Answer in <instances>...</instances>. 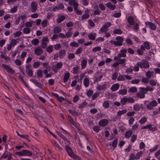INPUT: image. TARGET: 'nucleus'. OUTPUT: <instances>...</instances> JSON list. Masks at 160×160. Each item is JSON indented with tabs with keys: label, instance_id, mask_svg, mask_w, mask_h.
Instances as JSON below:
<instances>
[{
	"label": "nucleus",
	"instance_id": "nucleus-60",
	"mask_svg": "<svg viewBox=\"0 0 160 160\" xmlns=\"http://www.w3.org/2000/svg\"><path fill=\"white\" fill-rule=\"evenodd\" d=\"M118 143V139L116 138L114 139L113 141V142L112 143V147L114 148H115L117 147V144Z\"/></svg>",
	"mask_w": 160,
	"mask_h": 160
},
{
	"label": "nucleus",
	"instance_id": "nucleus-42",
	"mask_svg": "<svg viewBox=\"0 0 160 160\" xmlns=\"http://www.w3.org/2000/svg\"><path fill=\"white\" fill-rule=\"evenodd\" d=\"M67 57L69 59L71 60L75 58V56L73 53H69L68 54Z\"/></svg>",
	"mask_w": 160,
	"mask_h": 160
},
{
	"label": "nucleus",
	"instance_id": "nucleus-10",
	"mask_svg": "<svg viewBox=\"0 0 160 160\" xmlns=\"http://www.w3.org/2000/svg\"><path fill=\"white\" fill-rule=\"evenodd\" d=\"M2 66L3 68L7 72L11 73H13L15 72L11 68L8 66L4 64H2Z\"/></svg>",
	"mask_w": 160,
	"mask_h": 160
},
{
	"label": "nucleus",
	"instance_id": "nucleus-8",
	"mask_svg": "<svg viewBox=\"0 0 160 160\" xmlns=\"http://www.w3.org/2000/svg\"><path fill=\"white\" fill-rule=\"evenodd\" d=\"M141 90L138 92L136 94V97L142 99L145 98V94L146 93H144V91L143 89H141Z\"/></svg>",
	"mask_w": 160,
	"mask_h": 160
},
{
	"label": "nucleus",
	"instance_id": "nucleus-64",
	"mask_svg": "<svg viewBox=\"0 0 160 160\" xmlns=\"http://www.w3.org/2000/svg\"><path fill=\"white\" fill-rule=\"evenodd\" d=\"M99 96V93L98 92H96L94 93L92 96V99L94 100L96 98Z\"/></svg>",
	"mask_w": 160,
	"mask_h": 160
},
{
	"label": "nucleus",
	"instance_id": "nucleus-61",
	"mask_svg": "<svg viewBox=\"0 0 160 160\" xmlns=\"http://www.w3.org/2000/svg\"><path fill=\"white\" fill-rule=\"evenodd\" d=\"M48 22L47 20L45 19L43 20L42 22V25L43 28H45L47 26Z\"/></svg>",
	"mask_w": 160,
	"mask_h": 160
},
{
	"label": "nucleus",
	"instance_id": "nucleus-19",
	"mask_svg": "<svg viewBox=\"0 0 160 160\" xmlns=\"http://www.w3.org/2000/svg\"><path fill=\"white\" fill-rule=\"evenodd\" d=\"M120 85L118 83H116L113 85L110 88L112 91L114 92L118 90L119 87Z\"/></svg>",
	"mask_w": 160,
	"mask_h": 160
},
{
	"label": "nucleus",
	"instance_id": "nucleus-16",
	"mask_svg": "<svg viewBox=\"0 0 160 160\" xmlns=\"http://www.w3.org/2000/svg\"><path fill=\"white\" fill-rule=\"evenodd\" d=\"M120 53L118 54V57H126V53L127 52V50L126 49L121 50Z\"/></svg>",
	"mask_w": 160,
	"mask_h": 160
},
{
	"label": "nucleus",
	"instance_id": "nucleus-63",
	"mask_svg": "<svg viewBox=\"0 0 160 160\" xmlns=\"http://www.w3.org/2000/svg\"><path fill=\"white\" fill-rule=\"evenodd\" d=\"M142 154V152H138L135 156V159H139L140 157L141 156Z\"/></svg>",
	"mask_w": 160,
	"mask_h": 160
},
{
	"label": "nucleus",
	"instance_id": "nucleus-39",
	"mask_svg": "<svg viewBox=\"0 0 160 160\" xmlns=\"http://www.w3.org/2000/svg\"><path fill=\"white\" fill-rule=\"evenodd\" d=\"M121 102L123 105L125 104L127 102V97L124 96L122 98L121 100Z\"/></svg>",
	"mask_w": 160,
	"mask_h": 160
},
{
	"label": "nucleus",
	"instance_id": "nucleus-40",
	"mask_svg": "<svg viewBox=\"0 0 160 160\" xmlns=\"http://www.w3.org/2000/svg\"><path fill=\"white\" fill-rule=\"evenodd\" d=\"M127 110L126 109L123 110L121 111H119L118 112L117 115L120 116L121 115L126 113Z\"/></svg>",
	"mask_w": 160,
	"mask_h": 160
},
{
	"label": "nucleus",
	"instance_id": "nucleus-59",
	"mask_svg": "<svg viewBox=\"0 0 160 160\" xmlns=\"http://www.w3.org/2000/svg\"><path fill=\"white\" fill-rule=\"evenodd\" d=\"M53 48L52 46H49L46 48V51L48 53H51L52 51Z\"/></svg>",
	"mask_w": 160,
	"mask_h": 160
},
{
	"label": "nucleus",
	"instance_id": "nucleus-26",
	"mask_svg": "<svg viewBox=\"0 0 160 160\" xmlns=\"http://www.w3.org/2000/svg\"><path fill=\"white\" fill-rule=\"evenodd\" d=\"M140 88L141 89H143L144 90L145 92V93H146L148 91H152L153 90V88L152 87H146V88Z\"/></svg>",
	"mask_w": 160,
	"mask_h": 160
},
{
	"label": "nucleus",
	"instance_id": "nucleus-43",
	"mask_svg": "<svg viewBox=\"0 0 160 160\" xmlns=\"http://www.w3.org/2000/svg\"><path fill=\"white\" fill-rule=\"evenodd\" d=\"M30 29L28 27L25 28L23 29V32L25 34H29L30 32Z\"/></svg>",
	"mask_w": 160,
	"mask_h": 160
},
{
	"label": "nucleus",
	"instance_id": "nucleus-46",
	"mask_svg": "<svg viewBox=\"0 0 160 160\" xmlns=\"http://www.w3.org/2000/svg\"><path fill=\"white\" fill-rule=\"evenodd\" d=\"M127 102L130 103H133L135 102L134 99L131 97H127Z\"/></svg>",
	"mask_w": 160,
	"mask_h": 160
},
{
	"label": "nucleus",
	"instance_id": "nucleus-3",
	"mask_svg": "<svg viewBox=\"0 0 160 160\" xmlns=\"http://www.w3.org/2000/svg\"><path fill=\"white\" fill-rule=\"evenodd\" d=\"M136 65L139 66L141 68H148L150 66L148 62L145 60L138 62L136 64Z\"/></svg>",
	"mask_w": 160,
	"mask_h": 160
},
{
	"label": "nucleus",
	"instance_id": "nucleus-32",
	"mask_svg": "<svg viewBox=\"0 0 160 160\" xmlns=\"http://www.w3.org/2000/svg\"><path fill=\"white\" fill-rule=\"evenodd\" d=\"M52 143L54 146H55L60 151L63 150V149L59 146L58 143L55 141H52Z\"/></svg>",
	"mask_w": 160,
	"mask_h": 160
},
{
	"label": "nucleus",
	"instance_id": "nucleus-45",
	"mask_svg": "<svg viewBox=\"0 0 160 160\" xmlns=\"http://www.w3.org/2000/svg\"><path fill=\"white\" fill-rule=\"evenodd\" d=\"M113 33L115 34H120L122 33V31L121 29L118 28L114 30L113 31Z\"/></svg>",
	"mask_w": 160,
	"mask_h": 160
},
{
	"label": "nucleus",
	"instance_id": "nucleus-21",
	"mask_svg": "<svg viewBox=\"0 0 160 160\" xmlns=\"http://www.w3.org/2000/svg\"><path fill=\"white\" fill-rule=\"evenodd\" d=\"M66 52L65 50L61 49L59 52V57L60 58H63L66 55Z\"/></svg>",
	"mask_w": 160,
	"mask_h": 160
},
{
	"label": "nucleus",
	"instance_id": "nucleus-23",
	"mask_svg": "<svg viewBox=\"0 0 160 160\" xmlns=\"http://www.w3.org/2000/svg\"><path fill=\"white\" fill-rule=\"evenodd\" d=\"M107 7L111 10H113L115 9L116 6L114 5H112L110 2H109L106 4Z\"/></svg>",
	"mask_w": 160,
	"mask_h": 160
},
{
	"label": "nucleus",
	"instance_id": "nucleus-15",
	"mask_svg": "<svg viewBox=\"0 0 160 160\" xmlns=\"http://www.w3.org/2000/svg\"><path fill=\"white\" fill-rule=\"evenodd\" d=\"M30 81L33 82L35 85L40 88H42V85L40 82H38L36 80L34 79H32L30 80Z\"/></svg>",
	"mask_w": 160,
	"mask_h": 160
},
{
	"label": "nucleus",
	"instance_id": "nucleus-54",
	"mask_svg": "<svg viewBox=\"0 0 160 160\" xmlns=\"http://www.w3.org/2000/svg\"><path fill=\"white\" fill-rule=\"evenodd\" d=\"M88 22L89 23V25L92 27H93L95 26V25L93 21L91 19H89Z\"/></svg>",
	"mask_w": 160,
	"mask_h": 160
},
{
	"label": "nucleus",
	"instance_id": "nucleus-57",
	"mask_svg": "<svg viewBox=\"0 0 160 160\" xmlns=\"http://www.w3.org/2000/svg\"><path fill=\"white\" fill-rule=\"evenodd\" d=\"M101 50V48L100 47L98 46L93 48L92 49V51L95 52L98 51H100Z\"/></svg>",
	"mask_w": 160,
	"mask_h": 160
},
{
	"label": "nucleus",
	"instance_id": "nucleus-2",
	"mask_svg": "<svg viewBox=\"0 0 160 160\" xmlns=\"http://www.w3.org/2000/svg\"><path fill=\"white\" fill-rule=\"evenodd\" d=\"M32 152L27 150H23L21 151L15 152V154L19 156H25L30 157L32 156Z\"/></svg>",
	"mask_w": 160,
	"mask_h": 160
},
{
	"label": "nucleus",
	"instance_id": "nucleus-4",
	"mask_svg": "<svg viewBox=\"0 0 160 160\" xmlns=\"http://www.w3.org/2000/svg\"><path fill=\"white\" fill-rule=\"evenodd\" d=\"M111 23L110 22H107L101 28L99 33L103 32H106L108 30V28L111 26Z\"/></svg>",
	"mask_w": 160,
	"mask_h": 160
},
{
	"label": "nucleus",
	"instance_id": "nucleus-6",
	"mask_svg": "<svg viewBox=\"0 0 160 160\" xmlns=\"http://www.w3.org/2000/svg\"><path fill=\"white\" fill-rule=\"evenodd\" d=\"M38 4L34 2H32L30 4V7L29 8L30 10L32 12H34L38 9Z\"/></svg>",
	"mask_w": 160,
	"mask_h": 160
},
{
	"label": "nucleus",
	"instance_id": "nucleus-33",
	"mask_svg": "<svg viewBox=\"0 0 160 160\" xmlns=\"http://www.w3.org/2000/svg\"><path fill=\"white\" fill-rule=\"evenodd\" d=\"M146 129H149V130L152 131H155L156 130V128L155 127H152V125L151 124H148L146 125Z\"/></svg>",
	"mask_w": 160,
	"mask_h": 160
},
{
	"label": "nucleus",
	"instance_id": "nucleus-17",
	"mask_svg": "<svg viewBox=\"0 0 160 160\" xmlns=\"http://www.w3.org/2000/svg\"><path fill=\"white\" fill-rule=\"evenodd\" d=\"M128 88V92L130 94L136 92L138 91L137 88L135 86Z\"/></svg>",
	"mask_w": 160,
	"mask_h": 160
},
{
	"label": "nucleus",
	"instance_id": "nucleus-27",
	"mask_svg": "<svg viewBox=\"0 0 160 160\" xmlns=\"http://www.w3.org/2000/svg\"><path fill=\"white\" fill-rule=\"evenodd\" d=\"M70 76V74L69 72H67L65 73L63 78V82H66L68 81L69 78Z\"/></svg>",
	"mask_w": 160,
	"mask_h": 160
},
{
	"label": "nucleus",
	"instance_id": "nucleus-53",
	"mask_svg": "<svg viewBox=\"0 0 160 160\" xmlns=\"http://www.w3.org/2000/svg\"><path fill=\"white\" fill-rule=\"evenodd\" d=\"M70 45L71 46L74 47H78L79 46V45L77 42H71L70 43Z\"/></svg>",
	"mask_w": 160,
	"mask_h": 160
},
{
	"label": "nucleus",
	"instance_id": "nucleus-55",
	"mask_svg": "<svg viewBox=\"0 0 160 160\" xmlns=\"http://www.w3.org/2000/svg\"><path fill=\"white\" fill-rule=\"evenodd\" d=\"M37 74L38 77L42 78V72L41 70H38Z\"/></svg>",
	"mask_w": 160,
	"mask_h": 160
},
{
	"label": "nucleus",
	"instance_id": "nucleus-5",
	"mask_svg": "<svg viewBox=\"0 0 160 160\" xmlns=\"http://www.w3.org/2000/svg\"><path fill=\"white\" fill-rule=\"evenodd\" d=\"M63 66L61 62H58L56 65L52 67V70L54 73H56L58 72V70L61 68Z\"/></svg>",
	"mask_w": 160,
	"mask_h": 160
},
{
	"label": "nucleus",
	"instance_id": "nucleus-31",
	"mask_svg": "<svg viewBox=\"0 0 160 160\" xmlns=\"http://www.w3.org/2000/svg\"><path fill=\"white\" fill-rule=\"evenodd\" d=\"M127 92V90L125 88L120 90L118 91L119 94L122 95H126Z\"/></svg>",
	"mask_w": 160,
	"mask_h": 160
},
{
	"label": "nucleus",
	"instance_id": "nucleus-52",
	"mask_svg": "<svg viewBox=\"0 0 160 160\" xmlns=\"http://www.w3.org/2000/svg\"><path fill=\"white\" fill-rule=\"evenodd\" d=\"M40 64V63L39 62H36L34 63L33 67L34 68H37L39 67Z\"/></svg>",
	"mask_w": 160,
	"mask_h": 160
},
{
	"label": "nucleus",
	"instance_id": "nucleus-1",
	"mask_svg": "<svg viewBox=\"0 0 160 160\" xmlns=\"http://www.w3.org/2000/svg\"><path fill=\"white\" fill-rule=\"evenodd\" d=\"M124 41L123 38L121 36H117L115 40L112 39L109 42L112 45L120 46L122 45V42Z\"/></svg>",
	"mask_w": 160,
	"mask_h": 160
},
{
	"label": "nucleus",
	"instance_id": "nucleus-13",
	"mask_svg": "<svg viewBox=\"0 0 160 160\" xmlns=\"http://www.w3.org/2000/svg\"><path fill=\"white\" fill-rule=\"evenodd\" d=\"M108 121L107 119H103L99 121L98 124L101 127L105 126L108 123Z\"/></svg>",
	"mask_w": 160,
	"mask_h": 160
},
{
	"label": "nucleus",
	"instance_id": "nucleus-47",
	"mask_svg": "<svg viewBox=\"0 0 160 160\" xmlns=\"http://www.w3.org/2000/svg\"><path fill=\"white\" fill-rule=\"evenodd\" d=\"M87 103L84 101L80 105L78 106V108L80 109H82L85 106H87Z\"/></svg>",
	"mask_w": 160,
	"mask_h": 160
},
{
	"label": "nucleus",
	"instance_id": "nucleus-49",
	"mask_svg": "<svg viewBox=\"0 0 160 160\" xmlns=\"http://www.w3.org/2000/svg\"><path fill=\"white\" fill-rule=\"evenodd\" d=\"M17 41L15 39H12L10 44L13 47H14L16 45L17 43Z\"/></svg>",
	"mask_w": 160,
	"mask_h": 160
},
{
	"label": "nucleus",
	"instance_id": "nucleus-30",
	"mask_svg": "<svg viewBox=\"0 0 160 160\" xmlns=\"http://www.w3.org/2000/svg\"><path fill=\"white\" fill-rule=\"evenodd\" d=\"M106 88V85H98L96 87V88L99 90H102L103 89H105Z\"/></svg>",
	"mask_w": 160,
	"mask_h": 160
},
{
	"label": "nucleus",
	"instance_id": "nucleus-37",
	"mask_svg": "<svg viewBox=\"0 0 160 160\" xmlns=\"http://www.w3.org/2000/svg\"><path fill=\"white\" fill-rule=\"evenodd\" d=\"M149 83L151 85L155 86L157 84V80L151 79L149 80Z\"/></svg>",
	"mask_w": 160,
	"mask_h": 160
},
{
	"label": "nucleus",
	"instance_id": "nucleus-48",
	"mask_svg": "<svg viewBox=\"0 0 160 160\" xmlns=\"http://www.w3.org/2000/svg\"><path fill=\"white\" fill-rule=\"evenodd\" d=\"M144 46L145 48L147 49H149L150 48L149 43L148 42H145L144 43Z\"/></svg>",
	"mask_w": 160,
	"mask_h": 160
},
{
	"label": "nucleus",
	"instance_id": "nucleus-12",
	"mask_svg": "<svg viewBox=\"0 0 160 160\" xmlns=\"http://www.w3.org/2000/svg\"><path fill=\"white\" fill-rule=\"evenodd\" d=\"M65 148L69 155L71 157H74L75 155L73 153L70 147L68 145H66Z\"/></svg>",
	"mask_w": 160,
	"mask_h": 160
},
{
	"label": "nucleus",
	"instance_id": "nucleus-51",
	"mask_svg": "<svg viewBox=\"0 0 160 160\" xmlns=\"http://www.w3.org/2000/svg\"><path fill=\"white\" fill-rule=\"evenodd\" d=\"M92 129L94 131L98 133L100 130V128L98 126H95L93 127Z\"/></svg>",
	"mask_w": 160,
	"mask_h": 160
},
{
	"label": "nucleus",
	"instance_id": "nucleus-20",
	"mask_svg": "<svg viewBox=\"0 0 160 160\" xmlns=\"http://www.w3.org/2000/svg\"><path fill=\"white\" fill-rule=\"evenodd\" d=\"M127 21L129 24L131 25H132L134 23V19L132 16H129L127 18Z\"/></svg>",
	"mask_w": 160,
	"mask_h": 160
},
{
	"label": "nucleus",
	"instance_id": "nucleus-36",
	"mask_svg": "<svg viewBox=\"0 0 160 160\" xmlns=\"http://www.w3.org/2000/svg\"><path fill=\"white\" fill-rule=\"evenodd\" d=\"M90 17V15L88 14H84L81 17V20L83 21L84 19L88 18Z\"/></svg>",
	"mask_w": 160,
	"mask_h": 160
},
{
	"label": "nucleus",
	"instance_id": "nucleus-35",
	"mask_svg": "<svg viewBox=\"0 0 160 160\" xmlns=\"http://www.w3.org/2000/svg\"><path fill=\"white\" fill-rule=\"evenodd\" d=\"M132 134V132L131 130H128L125 133V137L126 138H130Z\"/></svg>",
	"mask_w": 160,
	"mask_h": 160
},
{
	"label": "nucleus",
	"instance_id": "nucleus-11",
	"mask_svg": "<svg viewBox=\"0 0 160 160\" xmlns=\"http://www.w3.org/2000/svg\"><path fill=\"white\" fill-rule=\"evenodd\" d=\"M69 4L71 6H73L74 10L78 8V4L76 0H69Z\"/></svg>",
	"mask_w": 160,
	"mask_h": 160
},
{
	"label": "nucleus",
	"instance_id": "nucleus-58",
	"mask_svg": "<svg viewBox=\"0 0 160 160\" xmlns=\"http://www.w3.org/2000/svg\"><path fill=\"white\" fill-rule=\"evenodd\" d=\"M79 68L78 66L74 67L73 69V72L75 74L77 73L79 70Z\"/></svg>",
	"mask_w": 160,
	"mask_h": 160
},
{
	"label": "nucleus",
	"instance_id": "nucleus-7",
	"mask_svg": "<svg viewBox=\"0 0 160 160\" xmlns=\"http://www.w3.org/2000/svg\"><path fill=\"white\" fill-rule=\"evenodd\" d=\"M41 40L42 43L41 46L42 48H45L47 46L48 43L49 42V39L47 37H44Z\"/></svg>",
	"mask_w": 160,
	"mask_h": 160
},
{
	"label": "nucleus",
	"instance_id": "nucleus-34",
	"mask_svg": "<svg viewBox=\"0 0 160 160\" xmlns=\"http://www.w3.org/2000/svg\"><path fill=\"white\" fill-rule=\"evenodd\" d=\"M153 72L150 71H148L146 72V76L148 79H149L151 78V77L153 75Z\"/></svg>",
	"mask_w": 160,
	"mask_h": 160
},
{
	"label": "nucleus",
	"instance_id": "nucleus-18",
	"mask_svg": "<svg viewBox=\"0 0 160 160\" xmlns=\"http://www.w3.org/2000/svg\"><path fill=\"white\" fill-rule=\"evenodd\" d=\"M43 51L40 47H38L35 49L34 53L36 55H39L43 53Z\"/></svg>",
	"mask_w": 160,
	"mask_h": 160
},
{
	"label": "nucleus",
	"instance_id": "nucleus-41",
	"mask_svg": "<svg viewBox=\"0 0 160 160\" xmlns=\"http://www.w3.org/2000/svg\"><path fill=\"white\" fill-rule=\"evenodd\" d=\"M34 22V21H32L30 22H26L25 25L27 27H32V24Z\"/></svg>",
	"mask_w": 160,
	"mask_h": 160
},
{
	"label": "nucleus",
	"instance_id": "nucleus-24",
	"mask_svg": "<svg viewBox=\"0 0 160 160\" xmlns=\"http://www.w3.org/2000/svg\"><path fill=\"white\" fill-rule=\"evenodd\" d=\"M96 36L97 34L96 33H89L88 36L90 39L93 40L95 39Z\"/></svg>",
	"mask_w": 160,
	"mask_h": 160
},
{
	"label": "nucleus",
	"instance_id": "nucleus-38",
	"mask_svg": "<svg viewBox=\"0 0 160 160\" xmlns=\"http://www.w3.org/2000/svg\"><path fill=\"white\" fill-rule=\"evenodd\" d=\"M39 42V40L38 39L35 38L31 41V43L34 45H37Z\"/></svg>",
	"mask_w": 160,
	"mask_h": 160
},
{
	"label": "nucleus",
	"instance_id": "nucleus-56",
	"mask_svg": "<svg viewBox=\"0 0 160 160\" xmlns=\"http://www.w3.org/2000/svg\"><path fill=\"white\" fill-rule=\"evenodd\" d=\"M150 105L152 106L153 107H155L157 105V103L156 100H153L149 102Z\"/></svg>",
	"mask_w": 160,
	"mask_h": 160
},
{
	"label": "nucleus",
	"instance_id": "nucleus-62",
	"mask_svg": "<svg viewBox=\"0 0 160 160\" xmlns=\"http://www.w3.org/2000/svg\"><path fill=\"white\" fill-rule=\"evenodd\" d=\"M140 109V107L138 104H136L134 105L133 109L135 111H139Z\"/></svg>",
	"mask_w": 160,
	"mask_h": 160
},
{
	"label": "nucleus",
	"instance_id": "nucleus-28",
	"mask_svg": "<svg viewBox=\"0 0 160 160\" xmlns=\"http://www.w3.org/2000/svg\"><path fill=\"white\" fill-rule=\"evenodd\" d=\"M61 31L62 29L61 28L58 26H56L54 28L53 32L54 33H59Z\"/></svg>",
	"mask_w": 160,
	"mask_h": 160
},
{
	"label": "nucleus",
	"instance_id": "nucleus-25",
	"mask_svg": "<svg viewBox=\"0 0 160 160\" xmlns=\"http://www.w3.org/2000/svg\"><path fill=\"white\" fill-rule=\"evenodd\" d=\"M87 62L86 59H82L81 62V66L82 69L85 68L87 65Z\"/></svg>",
	"mask_w": 160,
	"mask_h": 160
},
{
	"label": "nucleus",
	"instance_id": "nucleus-9",
	"mask_svg": "<svg viewBox=\"0 0 160 160\" xmlns=\"http://www.w3.org/2000/svg\"><path fill=\"white\" fill-rule=\"evenodd\" d=\"M30 65H27L26 66V72L27 74L29 77L32 76L33 72L32 70L30 68Z\"/></svg>",
	"mask_w": 160,
	"mask_h": 160
},
{
	"label": "nucleus",
	"instance_id": "nucleus-14",
	"mask_svg": "<svg viewBox=\"0 0 160 160\" xmlns=\"http://www.w3.org/2000/svg\"><path fill=\"white\" fill-rule=\"evenodd\" d=\"M145 24L146 26H149V28L153 30H154L156 29V25L153 23L147 22H145Z\"/></svg>",
	"mask_w": 160,
	"mask_h": 160
},
{
	"label": "nucleus",
	"instance_id": "nucleus-44",
	"mask_svg": "<svg viewBox=\"0 0 160 160\" xmlns=\"http://www.w3.org/2000/svg\"><path fill=\"white\" fill-rule=\"evenodd\" d=\"M125 80V75L123 76L122 75H119L117 78V80L118 81H122Z\"/></svg>",
	"mask_w": 160,
	"mask_h": 160
},
{
	"label": "nucleus",
	"instance_id": "nucleus-22",
	"mask_svg": "<svg viewBox=\"0 0 160 160\" xmlns=\"http://www.w3.org/2000/svg\"><path fill=\"white\" fill-rule=\"evenodd\" d=\"M65 18V17L63 15H61L59 16L58 18L56 19V22L59 23L62 22Z\"/></svg>",
	"mask_w": 160,
	"mask_h": 160
},
{
	"label": "nucleus",
	"instance_id": "nucleus-29",
	"mask_svg": "<svg viewBox=\"0 0 160 160\" xmlns=\"http://www.w3.org/2000/svg\"><path fill=\"white\" fill-rule=\"evenodd\" d=\"M83 83L85 87L87 88L88 87L89 84V81L88 78H85L83 80Z\"/></svg>",
	"mask_w": 160,
	"mask_h": 160
},
{
	"label": "nucleus",
	"instance_id": "nucleus-50",
	"mask_svg": "<svg viewBox=\"0 0 160 160\" xmlns=\"http://www.w3.org/2000/svg\"><path fill=\"white\" fill-rule=\"evenodd\" d=\"M147 120V118L146 117H143L139 121V123L141 124H144L146 122Z\"/></svg>",
	"mask_w": 160,
	"mask_h": 160
}]
</instances>
